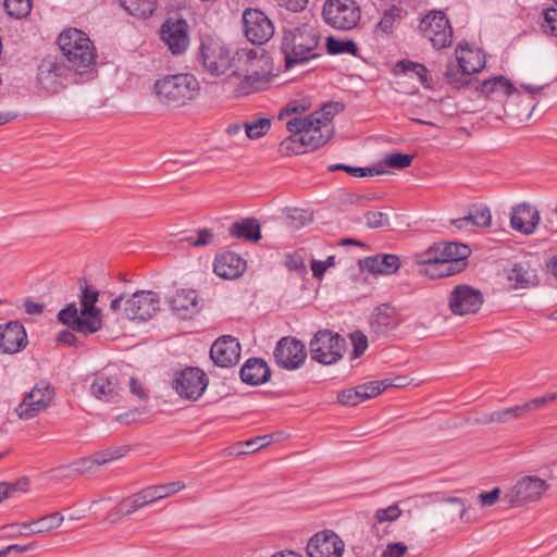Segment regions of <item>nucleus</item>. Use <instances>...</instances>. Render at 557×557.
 I'll return each instance as SVG.
<instances>
[{"label": "nucleus", "mask_w": 557, "mask_h": 557, "mask_svg": "<svg viewBox=\"0 0 557 557\" xmlns=\"http://www.w3.org/2000/svg\"><path fill=\"white\" fill-rule=\"evenodd\" d=\"M276 364L285 370L300 368L307 359V350L302 342L295 337H282L273 351Z\"/></svg>", "instance_id": "17"}, {"label": "nucleus", "mask_w": 557, "mask_h": 557, "mask_svg": "<svg viewBox=\"0 0 557 557\" xmlns=\"http://www.w3.org/2000/svg\"><path fill=\"white\" fill-rule=\"evenodd\" d=\"M243 25L247 39L255 45L265 44L274 34L272 21L259 9H246Z\"/></svg>", "instance_id": "15"}, {"label": "nucleus", "mask_w": 557, "mask_h": 557, "mask_svg": "<svg viewBox=\"0 0 557 557\" xmlns=\"http://www.w3.org/2000/svg\"><path fill=\"white\" fill-rule=\"evenodd\" d=\"M239 374L244 383L259 385L269 381L271 371L262 359L250 358L244 363Z\"/></svg>", "instance_id": "30"}, {"label": "nucleus", "mask_w": 557, "mask_h": 557, "mask_svg": "<svg viewBox=\"0 0 557 557\" xmlns=\"http://www.w3.org/2000/svg\"><path fill=\"white\" fill-rule=\"evenodd\" d=\"M124 382L120 372L114 368H104L95 375L90 385L91 394L99 400L111 403L116 401L124 391Z\"/></svg>", "instance_id": "16"}, {"label": "nucleus", "mask_w": 557, "mask_h": 557, "mask_svg": "<svg viewBox=\"0 0 557 557\" xmlns=\"http://www.w3.org/2000/svg\"><path fill=\"white\" fill-rule=\"evenodd\" d=\"M350 339L354 346V358H359L368 348V338L362 332L356 331L350 334Z\"/></svg>", "instance_id": "56"}, {"label": "nucleus", "mask_w": 557, "mask_h": 557, "mask_svg": "<svg viewBox=\"0 0 557 557\" xmlns=\"http://www.w3.org/2000/svg\"><path fill=\"white\" fill-rule=\"evenodd\" d=\"M456 58L470 76L485 66V57L480 51L463 49L460 45L456 50Z\"/></svg>", "instance_id": "36"}, {"label": "nucleus", "mask_w": 557, "mask_h": 557, "mask_svg": "<svg viewBox=\"0 0 557 557\" xmlns=\"http://www.w3.org/2000/svg\"><path fill=\"white\" fill-rule=\"evenodd\" d=\"M27 344L25 327L17 321L0 325V349L5 354H15Z\"/></svg>", "instance_id": "25"}, {"label": "nucleus", "mask_w": 557, "mask_h": 557, "mask_svg": "<svg viewBox=\"0 0 557 557\" xmlns=\"http://www.w3.org/2000/svg\"><path fill=\"white\" fill-rule=\"evenodd\" d=\"M344 549L342 539L330 530L315 533L307 544L309 557H342Z\"/></svg>", "instance_id": "20"}, {"label": "nucleus", "mask_w": 557, "mask_h": 557, "mask_svg": "<svg viewBox=\"0 0 557 557\" xmlns=\"http://www.w3.org/2000/svg\"><path fill=\"white\" fill-rule=\"evenodd\" d=\"M346 172L355 177L373 176L385 173L383 170L376 168H359L348 165Z\"/></svg>", "instance_id": "62"}, {"label": "nucleus", "mask_w": 557, "mask_h": 557, "mask_svg": "<svg viewBox=\"0 0 557 557\" xmlns=\"http://www.w3.org/2000/svg\"><path fill=\"white\" fill-rule=\"evenodd\" d=\"M208 377L198 368H186L175 374L172 387L180 397L188 400H197L208 386Z\"/></svg>", "instance_id": "14"}, {"label": "nucleus", "mask_w": 557, "mask_h": 557, "mask_svg": "<svg viewBox=\"0 0 557 557\" xmlns=\"http://www.w3.org/2000/svg\"><path fill=\"white\" fill-rule=\"evenodd\" d=\"M407 552V546L401 543H392L386 546L382 553V557H403Z\"/></svg>", "instance_id": "63"}, {"label": "nucleus", "mask_w": 557, "mask_h": 557, "mask_svg": "<svg viewBox=\"0 0 557 557\" xmlns=\"http://www.w3.org/2000/svg\"><path fill=\"white\" fill-rule=\"evenodd\" d=\"M400 323L396 308L388 304L377 306L370 315L371 333L381 336L395 330Z\"/></svg>", "instance_id": "24"}, {"label": "nucleus", "mask_w": 557, "mask_h": 557, "mask_svg": "<svg viewBox=\"0 0 557 557\" xmlns=\"http://www.w3.org/2000/svg\"><path fill=\"white\" fill-rule=\"evenodd\" d=\"M401 515V509L394 504L387 508H380L375 511L374 518L377 522L394 521Z\"/></svg>", "instance_id": "55"}, {"label": "nucleus", "mask_w": 557, "mask_h": 557, "mask_svg": "<svg viewBox=\"0 0 557 557\" xmlns=\"http://www.w3.org/2000/svg\"><path fill=\"white\" fill-rule=\"evenodd\" d=\"M285 265L288 270L300 274H304L307 271L302 257L297 253L288 255L285 260Z\"/></svg>", "instance_id": "61"}, {"label": "nucleus", "mask_w": 557, "mask_h": 557, "mask_svg": "<svg viewBox=\"0 0 557 557\" xmlns=\"http://www.w3.org/2000/svg\"><path fill=\"white\" fill-rule=\"evenodd\" d=\"M322 15L325 23L336 29L349 30L360 21V9L354 0H326Z\"/></svg>", "instance_id": "9"}, {"label": "nucleus", "mask_w": 557, "mask_h": 557, "mask_svg": "<svg viewBox=\"0 0 557 557\" xmlns=\"http://www.w3.org/2000/svg\"><path fill=\"white\" fill-rule=\"evenodd\" d=\"M54 388L46 381L37 383L14 409L21 420H30L46 411L54 398Z\"/></svg>", "instance_id": "10"}, {"label": "nucleus", "mask_w": 557, "mask_h": 557, "mask_svg": "<svg viewBox=\"0 0 557 557\" xmlns=\"http://www.w3.org/2000/svg\"><path fill=\"white\" fill-rule=\"evenodd\" d=\"M210 357L216 366L222 368L236 364L240 358V345L237 338L231 335L218 338L211 346Z\"/></svg>", "instance_id": "23"}, {"label": "nucleus", "mask_w": 557, "mask_h": 557, "mask_svg": "<svg viewBox=\"0 0 557 557\" xmlns=\"http://www.w3.org/2000/svg\"><path fill=\"white\" fill-rule=\"evenodd\" d=\"M364 219L370 228H377L388 224V215L384 212L368 211L364 213Z\"/></svg>", "instance_id": "57"}, {"label": "nucleus", "mask_w": 557, "mask_h": 557, "mask_svg": "<svg viewBox=\"0 0 557 557\" xmlns=\"http://www.w3.org/2000/svg\"><path fill=\"white\" fill-rule=\"evenodd\" d=\"M129 14L138 17L150 16L156 9V0H119Z\"/></svg>", "instance_id": "39"}, {"label": "nucleus", "mask_w": 557, "mask_h": 557, "mask_svg": "<svg viewBox=\"0 0 557 557\" xmlns=\"http://www.w3.org/2000/svg\"><path fill=\"white\" fill-rule=\"evenodd\" d=\"M403 8L392 4L383 11V15L376 25V28L385 34L393 32L394 25L401 20Z\"/></svg>", "instance_id": "41"}, {"label": "nucleus", "mask_w": 557, "mask_h": 557, "mask_svg": "<svg viewBox=\"0 0 557 557\" xmlns=\"http://www.w3.org/2000/svg\"><path fill=\"white\" fill-rule=\"evenodd\" d=\"M346 347V339L330 330L318 331L309 343L311 359L324 366L338 362Z\"/></svg>", "instance_id": "7"}, {"label": "nucleus", "mask_w": 557, "mask_h": 557, "mask_svg": "<svg viewBox=\"0 0 557 557\" xmlns=\"http://www.w3.org/2000/svg\"><path fill=\"white\" fill-rule=\"evenodd\" d=\"M397 72L409 76H416L421 84L429 87V70L425 65L409 60L399 61L396 64Z\"/></svg>", "instance_id": "40"}, {"label": "nucleus", "mask_w": 557, "mask_h": 557, "mask_svg": "<svg viewBox=\"0 0 557 557\" xmlns=\"http://www.w3.org/2000/svg\"><path fill=\"white\" fill-rule=\"evenodd\" d=\"M471 209L474 214V226L488 227L491 225L492 214L487 206L481 203L473 205Z\"/></svg>", "instance_id": "52"}, {"label": "nucleus", "mask_w": 557, "mask_h": 557, "mask_svg": "<svg viewBox=\"0 0 557 557\" xmlns=\"http://www.w3.org/2000/svg\"><path fill=\"white\" fill-rule=\"evenodd\" d=\"M412 160H413V156L412 154H405V153H400V152H393V153L386 154V157L384 159V163L388 168L406 169V168L411 165Z\"/></svg>", "instance_id": "51"}, {"label": "nucleus", "mask_w": 557, "mask_h": 557, "mask_svg": "<svg viewBox=\"0 0 557 557\" xmlns=\"http://www.w3.org/2000/svg\"><path fill=\"white\" fill-rule=\"evenodd\" d=\"M540 222V212L529 203H520L510 213L511 227L525 235L533 234Z\"/></svg>", "instance_id": "26"}, {"label": "nucleus", "mask_w": 557, "mask_h": 557, "mask_svg": "<svg viewBox=\"0 0 557 557\" xmlns=\"http://www.w3.org/2000/svg\"><path fill=\"white\" fill-rule=\"evenodd\" d=\"M422 36L428 39L435 49H443L451 44L453 28L443 11H432L426 14L419 24Z\"/></svg>", "instance_id": "11"}, {"label": "nucleus", "mask_w": 557, "mask_h": 557, "mask_svg": "<svg viewBox=\"0 0 557 557\" xmlns=\"http://www.w3.org/2000/svg\"><path fill=\"white\" fill-rule=\"evenodd\" d=\"M400 267L396 255H376L363 260V268L374 274H393Z\"/></svg>", "instance_id": "33"}, {"label": "nucleus", "mask_w": 557, "mask_h": 557, "mask_svg": "<svg viewBox=\"0 0 557 557\" xmlns=\"http://www.w3.org/2000/svg\"><path fill=\"white\" fill-rule=\"evenodd\" d=\"M466 510L465 502L461 498L449 497L445 499V505L442 508V515L447 521L454 522L456 519H462Z\"/></svg>", "instance_id": "42"}, {"label": "nucleus", "mask_w": 557, "mask_h": 557, "mask_svg": "<svg viewBox=\"0 0 557 557\" xmlns=\"http://www.w3.org/2000/svg\"><path fill=\"white\" fill-rule=\"evenodd\" d=\"M344 110V106L339 102H330L324 104L321 110L311 113L310 115L320 120L322 125L326 128H333L331 122L333 117Z\"/></svg>", "instance_id": "44"}, {"label": "nucleus", "mask_w": 557, "mask_h": 557, "mask_svg": "<svg viewBox=\"0 0 557 557\" xmlns=\"http://www.w3.org/2000/svg\"><path fill=\"white\" fill-rule=\"evenodd\" d=\"M245 267V260L232 251L216 256L213 263L214 273L225 280L237 278L244 272Z\"/></svg>", "instance_id": "27"}, {"label": "nucleus", "mask_w": 557, "mask_h": 557, "mask_svg": "<svg viewBox=\"0 0 557 557\" xmlns=\"http://www.w3.org/2000/svg\"><path fill=\"white\" fill-rule=\"evenodd\" d=\"M81 310L75 304H69L58 313V320L83 334H92L102 327L101 310L96 307L99 292L87 284L85 278L79 280Z\"/></svg>", "instance_id": "3"}, {"label": "nucleus", "mask_w": 557, "mask_h": 557, "mask_svg": "<svg viewBox=\"0 0 557 557\" xmlns=\"http://www.w3.org/2000/svg\"><path fill=\"white\" fill-rule=\"evenodd\" d=\"M556 399H557V393L552 392V393H547L541 397L530 399L527 403L520 405V407H521L523 416H524L531 411L543 408L544 406L555 401Z\"/></svg>", "instance_id": "50"}, {"label": "nucleus", "mask_w": 557, "mask_h": 557, "mask_svg": "<svg viewBox=\"0 0 557 557\" xmlns=\"http://www.w3.org/2000/svg\"><path fill=\"white\" fill-rule=\"evenodd\" d=\"M471 253L469 246L455 242H438L413 256L417 264L423 267L420 273L436 280L462 272Z\"/></svg>", "instance_id": "1"}, {"label": "nucleus", "mask_w": 557, "mask_h": 557, "mask_svg": "<svg viewBox=\"0 0 557 557\" xmlns=\"http://www.w3.org/2000/svg\"><path fill=\"white\" fill-rule=\"evenodd\" d=\"M183 488H185V484L181 481H176L161 485H151L144 490L148 496V502L152 504L160 499L170 497Z\"/></svg>", "instance_id": "38"}, {"label": "nucleus", "mask_w": 557, "mask_h": 557, "mask_svg": "<svg viewBox=\"0 0 557 557\" xmlns=\"http://www.w3.org/2000/svg\"><path fill=\"white\" fill-rule=\"evenodd\" d=\"M7 13L17 20L26 17L32 10V0H4Z\"/></svg>", "instance_id": "45"}, {"label": "nucleus", "mask_w": 557, "mask_h": 557, "mask_svg": "<svg viewBox=\"0 0 557 557\" xmlns=\"http://www.w3.org/2000/svg\"><path fill=\"white\" fill-rule=\"evenodd\" d=\"M149 504L150 502H148V496L145 490H141L140 492L122 499V509L129 516Z\"/></svg>", "instance_id": "46"}, {"label": "nucleus", "mask_w": 557, "mask_h": 557, "mask_svg": "<svg viewBox=\"0 0 557 557\" xmlns=\"http://www.w3.org/2000/svg\"><path fill=\"white\" fill-rule=\"evenodd\" d=\"M337 401L343 406H356L362 400L358 387L347 388L338 393Z\"/></svg>", "instance_id": "54"}, {"label": "nucleus", "mask_w": 557, "mask_h": 557, "mask_svg": "<svg viewBox=\"0 0 557 557\" xmlns=\"http://www.w3.org/2000/svg\"><path fill=\"white\" fill-rule=\"evenodd\" d=\"M362 400L373 398L380 395L384 389L383 380L380 381H371L357 386Z\"/></svg>", "instance_id": "53"}, {"label": "nucleus", "mask_w": 557, "mask_h": 557, "mask_svg": "<svg viewBox=\"0 0 557 557\" xmlns=\"http://www.w3.org/2000/svg\"><path fill=\"white\" fill-rule=\"evenodd\" d=\"M183 240L193 247H203L213 245L215 243V235L210 228H200L195 236H186Z\"/></svg>", "instance_id": "48"}, {"label": "nucleus", "mask_w": 557, "mask_h": 557, "mask_svg": "<svg viewBox=\"0 0 557 557\" xmlns=\"http://www.w3.org/2000/svg\"><path fill=\"white\" fill-rule=\"evenodd\" d=\"M476 89L486 98L496 100L518 92V89L504 76L485 79L476 86Z\"/></svg>", "instance_id": "31"}, {"label": "nucleus", "mask_w": 557, "mask_h": 557, "mask_svg": "<svg viewBox=\"0 0 557 557\" xmlns=\"http://www.w3.org/2000/svg\"><path fill=\"white\" fill-rule=\"evenodd\" d=\"M510 281H515L520 286H525L530 282V273L521 264H515L508 275Z\"/></svg>", "instance_id": "58"}, {"label": "nucleus", "mask_w": 557, "mask_h": 557, "mask_svg": "<svg viewBox=\"0 0 557 557\" xmlns=\"http://www.w3.org/2000/svg\"><path fill=\"white\" fill-rule=\"evenodd\" d=\"M170 305L172 310L183 319L190 318L200 310V300L194 289L178 290L171 299Z\"/></svg>", "instance_id": "29"}, {"label": "nucleus", "mask_w": 557, "mask_h": 557, "mask_svg": "<svg viewBox=\"0 0 557 557\" xmlns=\"http://www.w3.org/2000/svg\"><path fill=\"white\" fill-rule=\"evenodd\" d=\"M523 417L522 409L520 405L509 407L506 409L493 411L490 413H484L480 418L475 420L479 424H490V423H506L513 419H520Z\"/></svg>", "instance_id": "37"}, {"label": "nucleus", "mask_w": 557, "mask_h": 557, "mask_svg": "<svg viewBox=\"0 0 557 557\" xmlns=\"http://www.w3.org/2000/svg\"><path fill=\"white\" fill-rule=\"evenodd\" d=\"M272 437H273L272 434H267V435H261V436H256L253 438H250V440L239 444L242 446H245L246 449L237 450L235 454L236 455H246V454L256 453L260 448L270 445Z\"/></svg>", "instance_id": "49"}, {"label": "nucleus", "mask_w": 557, "mask_h": 557, "mask_svg": "<svg viewBox=\"0 0 557 557\" xmlns=\"http://www.w3.org/2000/svg\"><path fill=\"white\" fill-rule=\"evenodd\" d=\"M187 23L185 20H168L161 27V39L168 46L173 54L183 53L189 45L187 33Z\"/></svg>", "instance_id": "21"}, {"label": "nucleus", "mask_w": 557, "mask_h": 557, "mask_svg": "<svg viewBox=\"0 0 557 557\" xmlns=\"http://www.w3.org/2000/svg\"><path fill=\"white\" fill-rule=\"evenodd\" d=\"M319 41V32L310 24L285 30L281 49L285 55L286 67L290 69L320 57Z\"/></svg>", "instance_id": "5"}, {"label": "nucleus", "mask_w": 557, "mask_h": 557, "mask_svg": "<svg viewBox=\"0 0 557 557\" xmlns=\"http://www.w3.org/2000/svg\"><path fill=\"white\" fill-rule=\"evenodd\" d=\"M502 494L499 487H495L490 492H482L478 495L481 507H491L497 503Z\"/></svg>", "instance_id": "60"}, {"label": "nucleus", "mask_w": 557, "mask_h": 557, "mask_svg": "<svg viewBox=\"0 0 557 557\" xmlns=\"http://www.w3.org/2000/svg\"><path fill=\"white\" fill-rule=\"evenodd\" d=\"M483 295L469 285H457L448 296V308L455 315L476 313L483 305Z\"/></svg>", "instance_id": "18"}, {"label": "nucleus", "mask_w": 557, "mask_h": 557, "mask_svg": "<svg viewBox=\"0 0 557 557\" xmlns=\"http://www.w3.org/2000/svg\"><path fill=\"white\" fill-rule=\"evenodd\" d=\"M126 447H110L100 451H96L87 458H83L78 461L82 471L91 472L97 467L107 465L108 462L114 461L126 454Z\"/></svg>", "instance_id": "32"}, {"label": "nucleus", "mask_w": 557, "mask_h": 557, "mask_svg": "<svg viewBox=\"0 0 557 557\" xmlns=\"http://www.w3.org/2000/svg\"><path fill=\"white\" fill-rule=\"evenodd\" d=\"M548 487L549 484L545 480L536 475H527L517 480L504 493L503 502L507 503L509 507H522L540 500Z\"/></svg>", "instance_id": "8"}, {"label": "nucleus", "mask_w": 557, "mask_h": 557, "mask_svg": "<svg viewBox=\"0 0 557 557\" xmlns=\"http://www.w3.org/2000/svg\"><path fill=\"white\" fill-rule=\"evenodd\" d=\"M64 521V517L59 511L51 512L49 515L42 516L38 519H35L30 522H24L22 524L11 523L3 525L2 529H15L18 525L27 530L26 535H35L47 533L51 530L59 528Z\"/></svg>", "instance_id": "28"}, {"label": "nucleus", "mask_w": 557, "mask_h": 557, "mask_svg": "<svg viewBox=\"0 0 557 557\" xmlns=\"http://www.w3.org/2000/svg\"><path fill=\"white\" fill-rule=\"evenodd\" d=\"M443 76L445 82L455 89L469 86L473 81L472 77L466 73V70L457 58L454 61L447 62Z\"/></svg>", "instance_id": "35"}, {"label": "nucleus", "mask_w": 557, "mask_h": 557, "mask_svg": "<svg viewBox=\"0 0 557 557\" xmlns=\"http://www.w3.org/2000/svg\"><path fill=\"white\" fill-rule=\"evenodd\" d=\"M200 58L205 69L216 76L224 74L234 61L228 47L220 39L213 38L201 42Z\"/></svg>", "instance_id": "12"}, {"label": "nucleus", "mask_w": 557, "mask_h": 557, "mask_svg": "<svg viewBox=\"0 0 557 557\" xmlns=\"http://www.w3.org/2000/svg\"><path fill=\"white\" fill-rule=\"evenodd\" d=\"M199 89L197 78L188 73L165 75L153 85L157 101L170 109L187 106L197 97Z\"/></svg>", "instance_id": "4"}, {"label": "nucleus", "mask_w": 557, "mask_h": 557, "mask_svg": "<svg viewBox=\"0 0 557 557\" xmlns=\"http://www.w3.org/2000/svg\"><path fill=\"white\" fill-rule=\"evenodd\" d=\"M326 51L330 54L357 55L358 46L352 40H341L330 36L326 38Z\"/></svg>", "instance_id": "43"}, {"label": "nucleus", "mask_w": 557, "mask_h": 557, "mask_svg": "<svg viewBox=\"0 0 557 557\" xmlns=\"http://www.w3.org/2000/svg\"><path fill=\"white\" fill-rule=\"evenodd\" d=\"M244 67L239 71H234L232 76L242 77L236 86L238 96L249 95L262 90L269 84V76L265 72H260L256 69V63L259 61L256 57H251L250 52H245Z\"/></svg>", "instance_id": "13"}, {"label": "nucleus", "mask_w": 557, "mask_h": 557, "mask_svg": "<svg viewBox=\"0 0 557 557\" xmlns=\"http://www.w3.org/2000/svg\"><path fill=\"white\" fill-rule=\"evenodd\" d=\"M546 272L549 275L552 283L557 286V256L552 257L546 262Z\"/></svg>", "instance_id": "64"}, {"label": "nucleus", "mask_w": 557, "mask_h": 557, "mask_svg": "<svg viewBox=\"0 0 557 557\" xmlns=\"http://www.w3.org/2000/svg\"><path fill=\"white\" fill-rule=\"evenodd\" d=\"M160 309V297L152 290H138L125 301L124 313L131 320H150Z\"/></svg>", "instance_id": "19"}, {"label": "nucleus", "mask_w": 557, "mask_h": 557, "mask_svg": "<svg viewBox=\"0 0 557 557\" xmlns=\"http://www.w3.org/2000/svg\"><path fill=\"white\" fill-rule=\"evenodd\" d=\"M542 27L546 33L557 36V9H547L544 12V23Z\"/></svg>", "instance_id": "59"}, {"label": "nucleus", "mask_w": 557, "mask_h": 557, "mask_svg": "<svg viewBox=\"0 0 557 557\" xmlns=\"http://www.w3.org/2000/svg\"><path fill=\"white\" fill-rule=\"evenodd\" d=\"M69 67L76 73H86L95 64L96 48L90 38L81 29L63 30L57 40Z\"/></svg>", "instance_id": "6"}, {"label": "nucleus", "mask_w": 557, "mask_h": 557, "mask_svg": "<svg viewBox=\"0 0 557 557\" xmlns=\"http://www.w3.org/2000/svg\"><path fill=\"white\" fill-rule=\"evenodd\" d=\"M71 67L51 59L44 60L37 73L40 86L49 92H57L62 86Z\"/></svg>", "instance_id": "22"}, {"label": "nucleus", "mask_w": 557, "mask_h": 557, "mask_svg": "<svg viewBox=\"0 0 557 557\" xmlns=\"http://www.w3.org/2000/svg\"><path fill=\"white\" fill-rule=\"evenodd\" d=\"M228 233L233 237L249 242H258L261 238L260 224L255 218H247L234 222L228 227Z\"/></svg>", "instance_id": "34"}, {"label": "nucleus", "mask_w": 557, "mask_h": 557, "mask_svg": "<svg viewBox=\"0 0 557 557\" xmlns=\"http://www.w3.org/2000/svg\"><path fill=\"white\" fill-rule=\"evenodd\" d=\"M271 127V120L261 117L253 122H246L244 128L248 139H259L264 136Z\"/></svg>", "instance_id": "47"}, {"label": "nucleus", "mask_w": 557, "mask_h": 557, "mask_svg": "<svg viewBox=\"0 0 557 557\" xmlns=\"http://www.w3.org/2000/svg\"><path fill=\"white\" fill-rule=\"evenodd\" d=\"M286 128L292 135L280 144V151L286 156L315 150L325 145L334 133V128L324 127L320 120L310 114L290 119Z\"/></svg>", "instance_id": "2"}]
</instances>
